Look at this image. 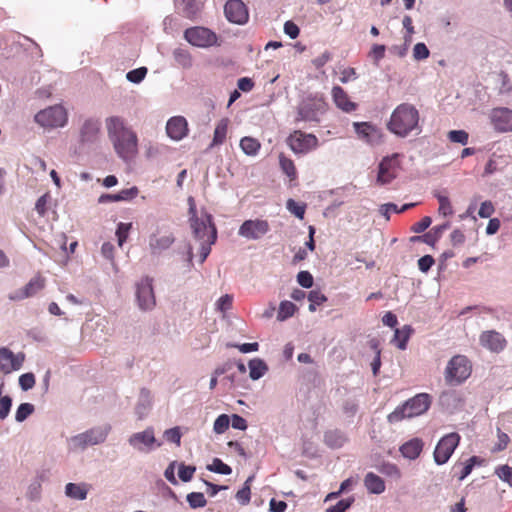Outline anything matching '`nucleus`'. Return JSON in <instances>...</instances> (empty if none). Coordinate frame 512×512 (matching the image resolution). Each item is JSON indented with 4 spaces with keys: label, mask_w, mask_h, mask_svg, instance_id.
Here are the masks:
<instances>
[{
    "label": "nucleus",
    "mask_w": 512,
    "mask_h": 512,
    "mask_svg": "<svg viewBox=\"0 0 512 512\" xmlns=\"http://www.w3.org/2000/svg\"><path fill=\"white\" fill-rule=\"evenodd\" d=\"M332 96L335 105L346 113L354 111L357 107L356 103L349 99L347 93L340 86L333 87Z\"/></svg>",
    "instance_id": "a878e982"
},
{
    "label": "nucleus",
    "mask_w": 512,
    "mask_h": 512,
    "mask_svg": "<svg viewBox=\"0 0 512 512\" xmlns=\"http://www.w3.org/2000/svg\"><path fill=\"white\" fill-rule=\"evenodd\" d=\"M186 500L192 509L203 508L207 504L206 498L201 492H191L187 494Z\"/></svg>",
    "instance_id": "79ce46f5"
},
{
    "label": "nucleus",
    "mask_w": 512,
    "mask_h": 512,
    "mask_svg": "<svg viewBox=\"0 0 512 512\" xmlns=\"http://www.w3.org/2000/svg\"><path fill=\"white\" fill-rule=\"evenodd\" d=\"M429 54V49L424 43H417L413 48V58L417 61L428 58Z\"/></svg>",
    "instance_id": "052dcab7"
},
{
    "label": "nucleus",
    "mask_w": 512,
    "mask_h": 512,
    "mask_svg": "<svg viewBox=\"0 0 512 512\" xmlns=\"http://www.w3.org/2000/svg\"><path fill=\"white\" fill-rule=\"evenodd\" d=\"M296 311V305L291 301H282L279 305L277 319L279 321H285L292 317Z\"/></svg>",
    "instance_id": "ea45409f"
},
{
    "label": "nucleus",
    "mask_w": 512,
    "mask_h": 512,
    "mask_svg": "<svg viewBox=\"0 0 512 512\" xmlns=\"http://www.w3.org/2000/svg\"><path fill=\"white\" fill-rule=\"evenodd\" d=\"M42 484L40 478L31 481L27 488L26 498L30 501H39L41 498Z\"/></svg>",
    "instance_id": "58836bf2"
},
{
    "label": "nucleus",
    "mask_w": 512,
    "mask_h": 512,
    "mask_svg": "<svg viewBox=\"0 0 512 512\" xmlns=\"http://www.w3.org/2000/svg\"><path fill=\"white\" fill-rule=\"evenodd\" d=\"M229 119L222 118L215 127L213 140L211 143V147L219 146L224 143L228 131Z\"/></svg>",
    "instance_id": "c9c22d12"
},
{
    "label": "nucleus",
    "mask_w": 512,
    "mask_h": 512,
    "mask_svg": "<svg viewBox=\"0 0 512 512\" xmlns=\"http://www.w3.org/2000/svg\"><path fill=\"white\" fill-rule=\"evenodd\" d=\"M207 470L222 475H230L232 469L229 465L225 464L221 459L214 458L211 464L206 466Z\"/></svg>",
    "instance_id": "a19ab883"
},
{
    "label": "nucleus",
    "mask_w": 512,
    "mask_h": 512,
    "mask_svg": "<svg viewBox=\"0 0 512 512\" xmlns=\"http://www.w3.org/2000/svg\"><path fill=\"white\" fill-rule=\"evenodd\" d=\"M88 495V485L86 483H67L65 486V496L74 500H85Z\"/></svg>",
    "instance_id": "c85d7f7f"
},
{
    "label": "nucleus",
    "mask_w": 512,
    "mask_h": 512,
    "mask_svg": "<svg viewBox=\"0 0 512 512\" xmlns=\"http://www.w3.org/2000/svg\"><path fill=\"white\" fill-rule=\"evenodd\" d=\"M101 121L95 117L86 118L79 130V142L82 146H93L100 138Z\"/></svg>",
    "instance_id": "dca6fc26"
},
{
    "label": "nucleus",
    "mask_w": 512,
    "mask_h": 512,
    "mask_svg": "<svg viewBox=\"0 0 512 512\" xmlns=\"http://www.w3.org/2000/svg\"><path fill=\"white\" fill-rule=\"evenodd\" d=\"M385 50L386 48L384 45L375 44L373 45L369 55L373 58L374 62L378 64V62L384 58Z\"/></svg>",
    "instance_id": "774afa93"
},
{
    "label": "nucleus",
    "mask_w": 512,
    "mask_h": 512,
    "mask_svg": "<svg viewBox=\"0 0 512 512\" xmlns=\"http://www.w3.org/2000/svg\"><path fill=\"white\" fill-rule=\"evenodd\" d=\"M431 405V397L427 393H419L408 399L402 405L397 406L387 416L390 424L398 423L404 419L413 418L424 414Z\"/></svg>",
    "instance_id": "20e7f679"
},
{
    "label": "nucleus",
    "mask_w": 512,
    "mask_h": 512,
    "mask_svg": "<svg viewBox=\"0 0 512 512\" xmlns=\"http://www.w3.org/2000/svg\"><path fill=\"white\" fill-rule=\"evenodd\" d=\"M185 40L191 45L199 48H208L217 44L218 37L206 27L196 26L185 30Z\"/></svg>",
    "instance_id": "9b49d317"
},
{
    "label": "nucleus",
    "mask_w": 512,
    "mask_h": 512,
    "mask_svg": "<svg viewBox=\"0 0 512 512\" xmlns=\"http://www.w3.org/2000/svg\"><path fill=\"white\" fill-rule=\"evenodd\" d=\"M167 135L176 141L182 140L188 133V124L184 117L174 116L166 124Z\"/></svg>",
    "instance_id": "5701e85b"
},
{
    "label": "nucleus",
    "mask_w": 512,
    "mask_h": 512,
    "mask_svg": "<svg viewBox=\"0 0 512 512\" xmlns=\"http://www.w3.org/2000/svg\"><path fill=\"white\" fill-rule=\"evenodd\" d=\"M412 332L413 329L410 325H404L401 329L396 328L392 343H394L399 349L405 350Z\"/></svg>",
    "instance_id": "473e14b6"
},
{
    "label": "nucleus",
    "mask_w": 512,
    "mask_h": 512,
    "mask_svg": "<svg viewBox=\"0 0 512 512\" xmlns=\"http://www.w3.org/2000/svg\"><path fill=\"white\" fill-rule=\"evenodd\" d=\"M105 124L118 156L123 160L131 159L137 153L138 139L135 132L126 127L124 120L119 116L108 117Z\"/></svg>",
    "instance_id": "f257e3e1"
},
{
    "label": "nucleus",
    "mask_w": 512,
    "mask_h": 512,
    "mask_svg": "<svg viewBox=\"0 0 512 512\" xmlns=\"http://www.w3.org/2000/svg\"><path fill=\"white\" fill-rule=\"evenodd\" d=\"M153 282V278L146 275L134 284L135 303L142 312H151L156 307Z\"/></svg>",
    "instance_id": "423d86ee"
},
{
    "label": "nucleus",
    "mask_w": 512,
    "mask_h": 512,
    "mask_svg": "<svg viewBox=\"0 0 512 512\" xmlns=\"http://www.w3.org/2000/svg\"><path fill=\"white\" fill-rule=\"evenodd\" d=\"M435 196L439 202V209H438L439 213L445 217L452 215L453 208H452L449 198L447 196H444L441 194H436Z\"/></svg>",
    "instance_id": "a18cd8bd"
},
{
    "label": "nucleus",
    "mask_w": 512,
    "mask_h": 512,
    "mask_svg": "<svg viewBox=\"0 0 512 512\" xmlns=\"http://www.w3.org/2000/svg\"><path fill=\"white\" fill-rule=\"evenodd\" d=\"M35 385V376L33 373H25L19 377V386L23 391L32 389Z\"/></svg>",
    "instance_id": "13d9d810"
},
{
    "label": "nucleus",
    "mask_w": 512,
    "mask_h": 512,
    "mask_svg": "<svg viewBox=\"0 0 512 512\" xmlns=\"http://www.w3.org/2000/svg\"><path fill=\"white\" fill-rule=\"evenodd\" d=\"M251 488L244 485L237 493L236 499L241 505H247L250 502Z\"/></svg>",
    "instance_id": "0e129e2a"
},
{
    "label": "nucleus",
    "mask_w": 512,
    "mask_h": 512,
    "mask_svg": "<svg viewBox=\"0 0 512 512\" xmlns=\"http://www.w3.org/2000/svg\"><path fill=\"white\" fill-rule=\"evenodd\" d=\"M433 264L434 258L431 255H424L418 260V268L423 273H427Z\"/></svg>",
    "instance_id": "69168bd1"
},
{
    "label": "nucleus",
    "mask_w": 512,
    "mask_h": 512,
    "mask_svg": "<svg viewBox=\"0 0 512 512\" xmlns=\"http://www.w3.org/2000/svg\"><path fill=\"white\" fill-rule=\"evenodd\" d=\"M479 342L482 347L494 353H500L507 345L504 336L495 330L482 332L479 337Z\"/></svg>",
    "instance_id": "6ab92c4d"
},
{
    "label": "nucleus",
    "mask_w": 512,
    "mask_h": 512,
    "mask_svg": "<svg viewBox=\"0 0 512 512\" xmlns=\"http://www.w3.org/2000/svg\"><path fill=\"white\" fill-rule=\"evenodd\" d=\"M138 188L137 187H131L128 189H123L120 192L117 193L116 199H119L120 201H129L134 199L138 195Z\"/></svg>",
    "instance_id": "680f3d73"
},
{
    "label": "nucleus",
    "mask_w": 512,
    "mask_h": 512,
    "mask_svg": "<svg viewBox=\"0 0 512 512\" xmlns=\"http://www.w3.org/2000/svg\"><path fill=\"white\" fill-rule=\"evenodd\" d=\"M152 407V395L151 392L142 388L140 390L139 398L135 407V414L139 420H143L149 413Z\"/></svg>",
    "instance_id": "bb28decb"
},
{
    "label": "nucleus",
    "mask_w": 512,
    "mask_h": 512,
    "mask_svg": "<svg viewBox=\"0 0 512 512\" xmlns=\"http://www.w3.org/2000/svg\"><path fill=\"white\" fill-rule=\"evenodd\" d=\"M472 365L464 355H455L447 363L445 368V381L449 385L461 384L469 378Z\"/></svg>",
    "instance_id": "6e6552de"
},
{
    "label": "nucleus",
    "mask_w": 512,
    "mask_h": 512,
    "mask_svg": "<svg viewBox=\"0 0 512 512\" xmlns=\"http://www.w3.org/2000/svg\"><path fill=\"white\" fill-rule=\"evenodd\" d=\"M364 486L372 494H381L385 491L383 479L373 472H368L364 477Z\"/></svg>",
    "instance_id": "7c9ffc66"
},
{
    "label": "nucleus",
    "mask_w": 512,
    "mask_h": 512,
    "mask_svg": "<svg viewBox=\"0 0 512 512\" xmlns=\"http://www.w3.org/2000/svg\"><path fill=\"white\" fill-rule=\"evenodd\" d=\"M34 121L44 129L62 128L68 122V113L64 106L55 104L37 112Z\"/></svg>",
    "instance_id": "0eeeda50"
},
{
    "label": "nucleus",
    "mask_w": 512,
    "mask_h": 512,
    "mask_svg": "<svg viewBox=\"0 0 512 512\" xmlns=\"http://www.w3.org/2000/svg\"><path fill=\"white\" fill-rule=\"evenodd\" d=\"M280 166L283 170V172L290 178L295 179L296 178V168L291 159H288L284 157L283 155L280 156Z\"/></svg>",
    "instance_id": "09e8293b"
},
{
    "label": "nucleus",
    "mask_w": 512,
    "mask_h": 512,
    "mask_svg": "<svg viewBox=\"0 0 512 512\" xmlns=\"http://www.w3.org/2000/svg\"><path fill=\"white\" fill-rule=\"evenodd\" d=\"M249 376L252 380H258L268 371L267 364L260 358L251 359L248 363Z\"/></svg>",
    "instance_id": "72a5a7b5"
},
{
    "label": "nucleus",
    "mask_w": 512,
    "mask_h": 512,
    "mask_svg": "<svg viewBox=\"0 0 512 512\" xmlns=\"http://www.w3.org/2000/svg\"><path fill=\"white\" fill-rule=\"evenodd\" d=\"M297 282L303 288H311L313 286V277L308 271H300L297 274Z\"/></svg>",
    "instance_id": "e2e57ef3"
},
{
    "label": "nucleus",
    "mask_w": 512,
    "mask_h": 512,
    "mask_svg": "<svg viewBox=\"0 0 512 512\" xmlns=\"http://www.w3.org/2000/svg\"><path fill=\"white\" fill-rule=\"evenodd\" d=\"M45 287V278L37 274L32 277L29 282L22 288L16 289L9 293L8 298L11 301H22L24 299L35 296Z\"/></svg>",
    "instance_id": "f3484780"
},
{
    "label": "nucleus",
    "mask_w": 512,
    "mask_h": 512,
    "mask_svg": "<svg viewBox=\"0 0 512 512\" xmlns=\"http://www.w3.org/2000/svg\"><path fill=\"white\" fill-rule=\"evenodd\" d=\"M112 430V426L108 423L94 426L82 433L74 435L67 439V447L71 452H79L86 450L89 446L102 444L106 441Z\"/></svg>",
    "instance_id": "39448f33"
},
{
    "label": "nucleus",
    "mask_w": 512,
    "mask_h": 512,
    "mask_svg": "<svg viewBox=\"0 0 512 512\" xmlns=\"http://www.w3.org/2000/svg\"><path fill=\"white\" fill-rule=\"evenodd\" d=\"M481 460L477 456L470 457L465 463L456 462L452 467V473L458 478L459 481H463L473 470L476 464H480Z\"/></svg>",
    "instance_id": "cd10ccee"
},
{
    "label": "nucleus",
    "mask_w": 512,
    "mask_h": 512,
    "mask_svg": "<svg viewBox=\"0 0 512 512\" xmlns=\"http://www.w3.org/2000/svg\"><path fill=\"white\" fill-rule=\"evenodd\" d=\"M286 208L291 214L295 215L297 218L303 219L304 214H305V206L304 205L298 204L293 199H288V201L286 203Z\"/></svg>",
    "instance_id": "6e6d98bb"
},
{
    "label": "nucleus",
    "mask_w": 512,
    "mask_h": 512,
    "mask_svg": "<svg viewBox=\"0 0 512 512\" xmlns=\"http://www.w3.org/2000/svg\"><path fill=\"white\" fill-rule=\"evenodd\" d=\"M324 442L328 447L338 449L344 446L347 442V437L344 432L338 429L329 430L324 434Z\"/></svg>",
    "instance_id": "2f4dec72"
},
{
    "label": "nucleus",
    "mask_w": 512,
    "mask_h": 512,
    "mask_svg": "<svg viewBox=\"0 0 512 512\" xmlns=\"http://www.w3.org/2000/svg\"><path fill=\"white\" fill-rule=\"evenodd\" d=\"M191 229L196 241L199 242L200 263H203L211 251L217 238V230L212 223V216L203 212L200 217L190 220Z\"/></svg>",
    "instance_id": "7ed1b4c3"
},
{
    "label": "nucleus",
    "mask_w": 512,
    "mask_h": 512,
    "mask_svg": "<svg viewBox=\"0 0 512 512\" xmlns=\"http://www.w3.org/2000/svg\"><path fill=\"white\" fill-rule=\"evenodd\" d=\"M229 425H230L229 416L226 414H221L214 421L213 431L216 434H223L229 428Z\"/></svg>",
    "instance_id": "c03bdc74"
},
{
    "label": "nucleus",
    "mask_w": 512,
    "mask_h": 512,
    "mask_svg": "<svg viewBox=\"0 0 512 512\" xmlns=\"http://www.w3.org/2000/svg\"><path fill=\"white\" fill-rule=\"evenodd\" d=\"M233 296L230 294H225L221 296L216 302V308L220 312H226L232 308Z\"/></svg>",
    "instance_id": "bf43d9fd"
},
{
    "label": "nucleus",
    "mask_w": 512,
    "mask_h": 512,
    "mask_svg": "<svg viewBox=\"0 0 512 512\" xmlns=\"http://www.w3.org/2000/svg\"><path fill=\"white\" fill-rule=\"evenodd\" d=\"M132 224L131 223H123L120 222L116 229V236L118 240V245L122 246L123 243L126 241L129 230L131 229Z\"/></svg>",
    "instance_id": "5fc2aeb1"
},
{
    "label": "nucleus",
    "mask_w": 512,
    "mask_h": 512,
    "mask_svg": "<svg viewBox=\"0 0 512 512\" xmlns=\"http://www.w3.org/2000/svg\"><path fill=\"white\" fill-rule=\"evenodd\" d=\"M173 58L178 66L189 69L193 65V58L190 52L182 47L175 48L172 52Z\"/></svg>",
    "instance_id": "f704fd0d"
},
{
    "label": "nucleus",
    "mask_w": 512,
    "mask_h": 512,
    "mask_svg": "<svg viewBox=\"0 0 512 512\" xmlns=\"http://www.w3.org/2000/svg\"><path fill=\"white\" fill-rule=\"evenodd\" d=\"M400 155L394 153L384 157L378 165L377 183L387 185L391 183L398 175L400 169Z\"/></svg>",
    "instance_id": "ddd939ff"
},
{
    "label": "nucleus",
    "mask_w": 512,
    "mask_h": 512,
    "mask_svg": "<svg viewBox=\"0 0 512 512\" xmlns=\"http://www.w3.org/2000/svg\"><path fill=\"white\" fill-rule=\"evenodd\" d=\"M459 434L452 432L443 436L437 443L433 458L437 465H443L448 462L455 449L459 445Z\"/></svg>",
    "instance_id": "f8f14e48"
},
{
    "label": "nucleus",
    "mask_w": 512,
    "mask_h": 512,
    "mask_svg": "<svg viewBox=\"0 0 512 512\" xmlns=\"http://www.w3.org/2000/svg\"><path fill=\"white\" fill-rule=\"evenodd\" d=\"M240 147L246 155L255 156L258 153L261 144L256 138L246 136L240 140Z\"/></svg>",
    "instance_id": "e433bc0d"
},
{
    "label": "nucleus",
    "mask_w": 512,
    "mask_h": 512,
    "mask_svg": "<svg viewBox=\"0 0 512 512\" xmlns=\"http://www.w3.org/2000/svg\"><path fill=\"white\" fill-rule=\"evenodd\" d=\"M495 474L504 482L512 487V467L508 465H501L496 468Z\"/></svg>",
    "instance_id": "864d4df0"
},
{
    "label": "nucleus",
    "mask_w": 512,
    "mask_h": 512,
    "mask_svg": "<svg viewBox=\"0 0 512 512\" xmlns=\"http://www.w3.org/2000/svg\"><path fill=\"white\" fill-rule=\"evenodd\" d=\"M354 502V498L341 499L335 505L329 507L327 512H346Z\"/></svg>",
    "instance_id": "4d7b16f0"
},
{
    "label": "nucleus",
    "mask_w": 512,
    "mask_h": 512,
    "mask_svg": "<svg viewBox=\"0 0 512 512\" xmlns=\"http://www.w3.org/2000/svg\"><path fill=\"white\" fill-rule=\"evenodd\" d=\"M422 448V441L418 438H414L404 443L400 447V452L403 455V457L408 458L410 460H414L420 455Z\"/></svg>",
    "instance_id": "c756f323"
},
{
    "label": "nucleus",
    "mask_w": 512,
    "mask_h": 512,
    "mask_svg": "<svg viewBox=\"0 0 512 512\" xmlns=\"http://www.w3.org/2000/svg\"><path fill=\"white\" fill-rule=\"evenodd\" d=\"M195 471V466H187L184 463L178 464V476L183 482H189L193 478Z\"/></svg>",
    "instance_id": "de8ad7c7"
},
{
    "label": "nucleus",
    "mask_w": 512,
    "mask_h": 512,
    "mask_svg": "<svg viewBox=\"0 0 512 512\" xmlns=\"http://www.w3.org/2000/svg\"><path fill=\"white\" fill-rule=\"evenodd\" d=\"M270 231L267 220L250 219L245 220L238 230V235L247 240H259Z\"/></svg>",
    "instance_id": "2eb2a0df"
},
{
    "label": "nucleus",
    "mask_w": 512,
    "mask_h": 512,
    "mask_svg": "<svg viewBox=\"0 0 512 512\" xmlns=\"http://www.w3.org/2000/svg\"><path fill=\"white\" fill-rule=\"evenodd\" d=\"M127 442L133 450L142 454H148L162 445V443L157 442L154 428L151 426L143 431L131 434Z\"/></svg>",
    "instance_id": "9d476101"
},
{
    "label": "nucleus",
    "mask_w": 512,
    "mask_h": 512,
    "mask_svg": "<svg viewBox=\"0 0 512 512\" xmlns=\"http://www.w3.org/2000/svg\"><path fill=\"white\" fill-rule=\"evenodd\" d=\"M176 8L187 18H194L202 9L205 0H174Z\"/></svg>",
    "instance_id": "393cba45"
},
{
    "label": "nucleus",
    "mask_w": 512,
    "mask_h": 512,
    "mask_svg": "<svg viewBox=\"0 0 512 512\" xmlns=\"http://www.w3.org/2000/svg\"><path fill=\"white\" fill-rule=\"evenodd\" d=\"M163 436L168 442L180 446L182 434L179 427H173L165 430Z\"/></svg>",
    "instance_id": "603ef678"
},
{
    "label": "nucleus",
    "mask_w": 512,
    "mask_h": 512,
    "mask_svg": "<svg viewBox=\"0 0 512 512\" xmlns=\"http://www.w3.org/2000/svg\"><path fill=\"white\" fill-rule=\"evenodd\" d=\"M353 127L358 138L367 144L375 145L381 141L379 129L369 122H354Z\"/></svg>",
    "instance_id": "aec40b11"
},
{
    "label": "nucleus",
    "mask_w": 512,
    "mask_h": 512,
    "mask_svg": "<svg viewBox=\"0 0 512 512\" xmlns=\"http://www.w3.org/2000/svg\"><path fill=\"white\" fill-rule=\"evenodd\" d=\"M387 129L401 138L421 134L422 126L418 109L410 103L399 104L391 113Z\"/></svg>",
    "instance_id": "f03ea898"
},
{
    "label": "nucleus",
    "mask_w": 512,
    "mask_h": 512,
    "mask_svg": "<svg viewBox=\"0 0 512 512\" xmlns=\"http://www.w3.org/2000/svg\"><path fill=\"white\" fill-rule=\"evenodd\" d=\"M326 111V103L321 97L309 96L298 105L296 121L319 122L320 116Z\"/></svg>",
    "instance_id": "1a4fd4ad"
},
{
    "label": "nucleus",
    "mask_w": 512,
    "mask_h": 512,
    "mask_svg": "<svg viewBox=\"0 0 512 512\" xmlns=\"http://www.w3.org/2000/svg\"><path fill=\"white\" fill-rule=\"evenodd\" d=\"M493 128L501 133L512 132V109L494 108L489 115Z\"/></svg>",
    "instance_id": "a211bd4d"
},
{
    "label": "nucleus",
    "mask_w": 512,
    "mask_h": 512,
    "mask_svg": "<svg viewBox=\"0 0 512 512\" xmlns=\"http://www.w3.org/2000/svg\"><path fill=\"white\" fill-rule=\"evenodd\" d=\"M431 223H432L431 218L429 216H425L419 222H416L415 224H413V226L411 227V230L414 233H422L431 225Z\"/></svg>",
    "instance_id": "338daca9"
},
{
    "label": "nucleus",
    "mask_w": 512,
    "mask_h": 512,
    "mask_svg": "<svg viewBox=\"0 0 512 512\" xmlns=\"http://www.w3.org/2000/svg\"><path fill=\"white\" fill-rule=\"evenodd\" d=\"M448 139L453 143L466 145L468 143L469 135L464 130H451L448 132Z\"/></svg>",
    "instance_id": "3c124183"
},
{
    "label": "nucleus",
    "mask_w": 512,
    "mask_h": 512,
    "mask_svg": "<svg viewBox=\"0 0 512 512\" xmlns=\"http://www.w3.org/2000/svg\"><path fill=\"white\" fill-rule=\"evenodd\" d=\"M414 205H415L414 203H408V204H404L402 207L398 208V206L394 203H386V204H382L380 206L379 212L383 217H385L386 220H389L390 214L392 212L402 213V212L408 210L409 208L413 207Z\"/></svg>",
    "instance_id": "4c0bfd02"
},
{
    "label": "nucleus",
    "mask_w": 512,
    "mask_h": 512,
    "mask_svg": "<svg viewBox=\"0 0 512 512\" xmlns=\"http://www.w3.org/2000/svg\"><path fill=\"white\" fill-rule=\"evenodd\" d=\"M287 144L294 153L306 154L317 147L318 139L313 134L296 130L287 138Z\"/></svg>",
    "instance_id": "4468645a"
},
{
    "label": "nucleus",
    "mask_w": 512,
    "mask_h": 512,
    "mask_svg": "<svg viewBox=\"0 0 512 512\" xmlns=\"http://www.w3.org/2000/svg\"><path fill=\"white\" fill-rule=\"evenodd\" d=\"M226 18L236 24H244L248 20V12L241 0H228L224 7Z\"/></svg>",
    "instance_id": "4be33fe9"
},
{
    "label": "nucleus",
    "mask_w": 512,
    "mask_h": 512,
    "mask_svg": "<svg viewBox=\"0 0 512 512\" xmlns=\"http://www.w3.org/2000/svg\"><path fill=\"white\" fill-rule=\"evenodd\" d=\"M34 410V405L31 403L20 404L15 413L16 422L21 423L25 421L34 412Z\"/></svg>",
    "instance_id": "37998d69"
},
{
    "label": "nucleus",
    "mask_w": 512,
    "mask_h": 512,
    "mask_svg": "<svg viewBox=\"0 0 512 512\" xmlns=\"http://www.w3.org/2000/svg\"><path fill=\"white\" fill-rule=\"evenodd\" d=\"M147 71L146 67H139L129 71L126 74V78L131 83L139 84L145 78Z\"/></svg>",
    "instance_id": "49530a36"
},
{
    "label": "nucleus",
    "mask_w": 512,
    "mask_h": 512,
    "mask_svg": "<svg viewBox=\"0 0 512 512\" xmlns=\"http://www.w3.org/2000/svg\"><path fill=\"white\" fill-rule=\"evenodd\" d=\"M379 471L382 474L394 478L396 480H398L401 477V472L399 468L393 463L381 464V466L379 467Z\"/></svg>",
    "instance_id": "8fccbe9b"
},
{
    "label": "nucleus",
    "mask_w": 512,
    "mask_h": 512,
    "mask_svg": "<svg viewBox=\"0 0 512 512\" xmlns=\"http://www.w3.org/2000/svg\"><path fill=\"white\" fill-rule=\"evenodd\" d=\"M175 238L172 233H165L159 235L154 233L149 237V248L152 255H159L163 251L169 249L174 243Z\"/></svg>",
    "instance_id": "b1692460"
},
{
    "label": "nucleus",
    "mask_w": 512,
    "mask_h": 512,
    "mask_svg": "<svg viewBox=\"0 0 512 512\" xmlns=\"http://www.w3.org/2000/svg\"><path fill=\"white\" fill-rule=\"evenodd\" d=\"M23 361V354L15 355L8 348H0V371L4 374H10L12 371L19 370Z\"/></svg>",
    "instance_id": "412c9836"
}]
</instances>
